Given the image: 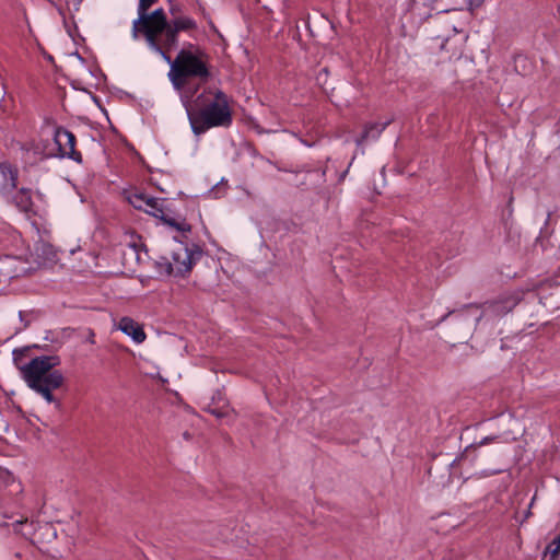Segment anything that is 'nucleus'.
Listing matches in <instances>:
<instances>
[{
  "label": "nucleus",
  "mask_w": 560,
  "mask_h": 560,
  "mask_svg": "<svg viewBox=\"0 0 560 560\" xmlns=\"http://www.w3.org/2000/svg\"><path fill=\"white\" fill-rule=\"evenodd\" d=\"M389 120L384 122H371L366 124L362 135L355 140L357 145H361L366 141L376 140L385 128L389 125Z\"/></svg>",
  "instance_id": "obj_11"
},
{
  "label": "nucleus",
  "mask_w": 560,
  "mask_h": 560,
  "mask_svg": "<svg viewBox=\"0 0 560 560\" xmlns=\"http://www.w3.org/2000/svg\"><path fill=\"white\" fill-rule=\"evenodd\" d=\"M425 326H427V328H430V329L433 328V325H425Z\"/></svg>",
  "instance_id": "obj_23"
},
{
  "label": "nucleus",
  "mask_w": 560,
  "mask_h": 560,
  "mask_svg": "<svg viewBox=\"0 0 560 560\" xmlns=\"http://www.w3.org/2000/svg\"><path fill=\"white\" fill-rule=\"evenodd\" d=\"M127 199L133 208L160 219L165 224L179 232L187 233L191 230L190 224H188L185 219H176L168 213V210L164 207L165 200L153 198L139 191L130 192Z\"/></svg>",
  "instance_id": "obj_7"
},
{
  "label": "nucleus",
  "mask_w": 560,
  "mask_h": 560,
  "mask_svg": "<svg viewBox=\"0 0 560 560\" xmlns=\"http://www.w3.org/2000/svg\"><path fill=\"white\" fill-rule=\"evenodd\" d=\"M534 502H535V497L532 499V501H530V503H529V505H528V509L526 510V512H525V514H524V518H523V520H522V522H521L522 524H523V523H524L528 517H530V516H532V511H530V509H532V506H533Z\"/></svg>",
  "instance_id": "obj_19"
},
{
  "label": "nucleus",
  "mask_w": 560,
  "mask_h": 560,
  "mask_svg": "<svg viewBox=\"0 0 560 560\" xmlns=\"http://www.w3.org/2000/svg\"><path fill=\"white\" fill-rule=\"evenodd\" d=\"M503 442V435L502 434H490L480 438L479 440H475L474 442L469 443L465 446L463 452L451 463H445L443 465L442 471L440 475H433L432 466H430L427 469L428 479L430 482L435 485L436 487H444L448 479L450 474L447 472L448 466H456V465H474L479 457L485 455V452L482 451V447L488 446L493 443H501Z\"/></svg>",
  "instance_id": "obj_5"
},
{
  "label": "nucleus",
  "mask_w": 560,
  "mask_h": 560,
  "mask_svg": "<svg viewBox=\"0 0 560 560\" xmlns=\"http://www.w3.org/2000/svg\"><path fill=\"white\" fill-rule=\"evenodd\" d=\"M191 130L205 133L215 127H230L232 109L228 95L219 89H206L186 107Z\"/></svg>",
  "instance_id": "obj_1"
},
{
  "label": "nucleus",
  "mask_w": 560,
  "mask_h": 560,
  "mask_svg": "<svg viewBox=\"0 0 560 560\" xmlns=\"http://www.w3.org/2000/svg\"><path fill=\"white\" fill-rule=\"evenodd\" d=\"M182 12L180 7L178 4H172L170 8V13L175 18H178V14Z\"/></svg>",
  "instance_id": "obj_18"
},
{
  "label": "nucleus",
  "mask_w": 560,
  "mask_h": 560,
  "mask_svg": "<svg viewBox=\"0 0 560 560\" xmlns=\"http://www.w3.org/2000/svg\"><path fill=\"white\" fill-rule=\"evenodd\" d=\"M170 50L163 49L158 54L170 65L168 78L175 89H183L189 79H209V55L201 47L188 43L174 59L170 57Z\"/></svg>",
  "instance_id": "obj_2"
},
{
  "label": "nucleus",
  "mask_w": 560,
  "mask_h": 560,
  "mask_svg": "<svg viewBox=\"0 0 560 560\" xmlns=\"http://www.w3.org/2000/svg\"><path fill=\"white\" fill-rule=\"evenodd\" d=\"M213 397H215L214 405L228 406V401L224 399L220 392H218L217 395H214Z\"/></svg>",
  "instance_id": "obj_17"
},
{
  "label": "nucleus",
  "mask_w": 560,
  "mask_h": 560,
  "mask_svg": "<svg viewBox=\"0 0 560 560\" xmlns=\"http://www.w3.org/2000/svg\"><path fill=\"white\" fill-rule=\"evenodd\" d=\"M215 397H212V402L206 408V411L213 415L217 418H223L228 415L229 406L214 405Z\"/></svg>",
  "instance_id": "obj_12"
},
{
  "label": "nucleus",
  "mask_w": 560,
  "mask_h": 560,
  "mask_svg": "<svg viewBox=\"0 0 560 560\" xmlns=\"http://www.w3.org/2000/svg\"><path fill=\"white\" fill-rule=\"evenodd\" d=\"M165 25L160 30L147 32L143 36L148 46L155 52H162L163 49H173L178 45V33L197 28L195 20L188 16H178L171 22L165 15Z\"/></svg>",
  "instance_id": "obj_6"
},
{
  "label": "nucleus",
  "mask_w": 560,
  "mask_h": 560,
  "mask_svg": "<svg viewBox=\"0 0 560 560\" xmlns=\"http://www.w3.org/2000/svg\"><path fill=\"white\" fill-rule=\"evenodd\" d=\"M202 254V249L197 245L189 247L184 243L176 242L171 249L170 257H160L155 265L162 275L184 277L191 271Z\"/></svg>",
  "instance_id": "obj_4"
},
{
  "label": "nucleus",
  "mask_w": 560,
  "mask_h": 560,
  "mask_svg": "<svg viewBox=\"0 0 560 560\" xmlns=\"http://www.w3.org/2000/svg\"><path fill=\"white\" fill-rule=\"evenodd\" d=\"M116 327L122 334L130 337L136 343H142L147 339L143 326L131 317H121Z\"/></svg>",
  "instance_id": "obj_10"
},
{
  "label": "nucleus",
  "mask_w": 560,
  "mask_h": 560,
  "mask_svg": "<svg viewBox=\"0 0 560 560\" xmlns=\"http://www.w3.org/2000/svg\"><path fill=\"white\" fill-rule=\"evenodd\" d=\"M483 2L485 0H467L470 10L480 8L483 4Z\"/></svg>",
  "instance_id": "obj_15"
},
{
  "label": "nucleus",
  "mask_w": 560,
  "mask_h": 560,
  "mask_svg": "<svg viewBox=\"0 0 560 560\" xmlns=\"http://www.w3.org/2000/svg\"><path fill=\"white\" fill-rule=\"evenodd\" d=\"M158 0H139L138 19L132 22V37L137 39L139 35H144L148 31L160 30L165 24V12L163 9H156L149 13L148 10Z\"/></svg>",
  "instance_id": "obj_8"
},
{
  "label": "nucleus",
  "mask_w": 560,
  "mask_h": 560,
  "mask_svg": "<svg viewBox=\"0 0 560 560\" xmlns=\"http://www.w3.org/2000/svg\"><path fill=\"white\" fill-rule=\"evenodd\" d=\"M54 143L44 149L46 158H69L75 162L82 161V155L75 150V136L63 127H57L54 132Z\"/></svg>",
  "instance_id": "obj_9"
},
{
  "label": "nucleus",
  "mask_w": 560,
  "mask_h": 560,
  "mask_svg": "<svg viewBox=\"0 0 560 560\" xmlns=\"http://www.w3.org/2000/svg\"><path fill=\"white\" fill-rule=\"evenodd\" d=\"M20 197H21V202H23V208H24V209H27V208H28V206H30V203H31V202H30V196L27 195V192L22 191V192L20 194Z\"/></svg>",
  "instance_id": "obj_16"
},
{
  "label": "nucleus",
  "mask_w": 560,
  "mask_h": 560,
  "mask_svg": "<svg viewBox=\"0 0 560 560\" xmlns=\"http://www.w3.org/2000/svg\"><path fill=\"white\" fill-rule=\"evenodd\" d=\"M436 39H441V42H440V44H439V48H440L441 50H443V49H444V47H445V44L447 43V38H445V37L441 38L440 36H438V37H436Z\"/></svg>",
  "instance_id": "obj_20"
},
{
  "label": "nucleus",
  "mask_w": 560,
  "mask_h": 560,
  "mask_svg": "<svg viewBox=\"0 0 560 560\" xmlns=\"http://www.w3.org/2000/svg\"><path fill=\"white\" fill-rule=\"evenodd\" d=\"M59 364V357L42 355L32 359L24 365H18L27 386L43 396L47 402L55 404L58 409L61 407V402L56 399L52 392L60 388L65 382L62 373L54 370Z\"/></svg>",
  "instance_id": "obj_3"
},
{
  "label": "nucleus",
  "mask_w": 560,
  "mask_h": 560,
  "mask_svg": "<svg viewBox=\"0 0 560 560\" xmlns=\"http://www.w3.org/2000/svg\"><path fill=\"white\" fill-rule=\"evenodd\" d=\"M10 174H11V179H12V186H15V176L11 170H10Z\"/></svg>",
  "instance_id": "obj_21"
},
{
  "label": "nucleus",
  "mask_w": 560,
  "mask_h": 560,
  "mask_svg": "<svg viewBox=\"0 0 560 560\" xmlns=\"http://www.w3.org/2000/svg\"><path fill=\"white\" fill-rule=\"evenodd\" d=\"M547 552L550 553L551 560H557L560 551V534L547 546Z\"/></svg>",
  "instance_id": "obj_13"
},
{
  "label": "nucleus",
  "mask_w": 560,
  "mask_h": 560,
  "mask_svg": "<svg viewBox=\"0 0 560 560\" xmlns=\"http://www.w3.org/2000/svg\"><path fill=\"white\" fill-rule=\"evenodd\" d=\"M447 316L457 317L458 315H456L454 313H450Z\"/></svg>",
  "instance_id": "obj_22"
},
{
  "label": "nucleus",
  "mask_w": 560,
  "mask_h": 560,
  "mask_svg": "<svg viewBox=\"0 0 560 560\" xmlns=\"http://www.w3.org/2000/svg\"><path fill=\"white\" fill-rule=\"evenodd\" d=\"M436 3L438 0H422V7H428L431 11H436L438 14L446 11L445 9L439 7Z\"/></svg>",
  "instance_id": "obj_14"
}]
</instances>
